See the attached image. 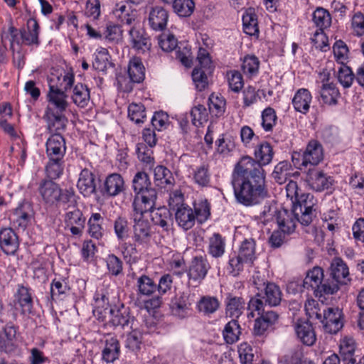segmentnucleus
I'll list each match as a JSON object with an SVG mask.
<instances>
[{
  "label": "nucleus",
  "mask_w": 364,
  "mask_h": 364,
  "mask_svg": "<svg viewBox=\"0 0 364 364\" xmlns=\"http://www.w3.org/2000/svg\"><path fill=\"white\" fill-rule=\"evenodd\" d=\"M193 210L198 224L202 225L211 217V203L206 198H200L193 203Z\"/></svg>",
  "instance_id": "obj_34"
},
{
  "label": "nucleus",
  "mask_w": 364,
  "mask_h": 364,
  "mask_svg": "<svg viewBox=\"0 0 364 364\" xmlns=\"http://www.w3.org/2000/svg\"><path fill=\"white\" fill-rule=\"evenodd\" d=\"M75 201L70 207L73 209L66 212L64 216L65 228L70 230L73 236H81L85 228V218L82 211L75 206Z\"/></svg>",
  "instance_id": "obj_15"
},
{
  "label": "nucleus",
  "mask_w": 364,
  "mask_h": 364,
  "mask_svg": "<svg viewBox=\"0 0 364 364\" xmlns=\"http://www.w3.org/2000/svg\"><path fill=\"white\" fill-rule=\"evenodd\" d=\"M33 216L31 205L23 201L15 208L10 215V221L14 226L18 229L25 230L30 223Z\"/></svg>",
  "instance_id": "obj_20"
},
{
  "label": "nucleus",
  "mask_w": 364,
  "mask_h": 364,
  "mask_svg": "<svg viewBox=\"0 0 364 364\" xmlns=\"http://www.w3.org/2000/svg\"><path fill=\"white\" fill-rule=\"evenodd\" d=\"M113 228L118 241H124L128 238L129 234V226L126 217L118 216L114 220Z\"/></svg>",
  "instance_id": "obj_58"
},
{
  "label": "nucleus",
  "mask_w": 364,
  "mask_h": 364,
  "mask_svg": "<svg viewBox=\"0 0 364 364\" xmlns=\"http://www.w3.org/2000/svg\"><path fill=\"white\" fill-rule=\"evenodd\" d=\"M43 119L46 122V129L49 133L62 134L66 129L68 122L65 112L53 111L46 109Z\"/></svg>",
  "instance_id": "obj_18"
},
{
  "label": "nucleus",
  "mask_w": 364,
  "mask_h": 364,
  "mask_svg": "<svg viewBox=\"0 0 364 364\" xmlns=\"http://www.w3.org/2000/svg\"><path fill=\"white\" fill-rule=\"evenodd\" d=\"M211 265L206 255H196L193 257L187 269V276L189 281L200 284L206 277Z\"/></svg>",
  "instance_id": "obj_12"
},
{
  "label": "nucleus",
  "mask_w": 364,
  "mask_h": 364,
  "mask_svg": "<svg viewBox=\"0 0 364 364\" xmlns=\"http://www.w3.org/2000/svg\"><path fill=\"white\" fill-rule=\"evenodd\" d=\"M225 100L222 96L211 94L208 97L210 112L217 117L222 116L225 110Z\"/></svg>",
  "instance_id": "obj_59"
},
{
  "label": "nucleus",
  "mask_w": 364,
  "mask_h": 364,
  "mask_svg": "<svg viewBox=\"0 0 364 364\" xmlns=\"http://www.w3.org/2000/svg\"><path fill=\"white\" fill-rule=\"evenodd\" d=\"M64 160L63 159H48L46 166V173L48 180L59 178L63 173Z\"/></svg>",
  "instance_id": "obj_52"
},
{
  "label": "nucleus",
  "mask_w": 364,
  "mask_h": 364,
  "mask_svg": "<svg viewBox=\"0 0 364 364\" xmlns=\"http://www.w3.org/2000/svg\"><path fill=\"white\" fill-rule=\"evenodd\" d=\"M148 213L151 214V220L154 225L161 227L163 230L168 232L171 229L172 219L170 210L164 207L156 208L154 205Z\"/></svg>",
  "instance_id": "obj_29"
},
{
  "label": "nucleus",
  "mask_w": 364,
  "mask_h": 364,
  "mask_svg": "<svg viewBox=\"0 0 364 364\" xmlns=\"http://www.w3.org/2000/svg\"><path fill=\"white\" fill-rule=\"evenodd\" d=\"M236 139L230 132L220 134L215 142L216 153L223 157L230 156L236 149Z\"/></svg>",
  "instance_id": "obj_24"
},
{
  "label": "nucleus",
  "mask_w": 364,
  "mask_h": 364,
  "mask_svg": "<svg viewBox=\"0 0 364 364\" xmlns=\"http://www.w3.org/2000/svg\"><path fill=\"white\" fill-rule=\"evenodd\" d=\"M14 297L21 315L33 314V291L31 287L18 284Z\"/></svg>",
  "instance_id": "obj_16"
},
{
  "label": "nucleus",
  "mask_w": 364,
  "mask_h": 364,
  "mask_svg": "<svg viewBox=\"0 0 364 364\" xmlns=\"http://www.w3.org/2000/svg\"><path fill=\"white\" fill-rule=\"evenodd\" d=\"M316 200L309 193L302 194L300 197L296 196V200L293 205V213L299 216L300 223L304 225H309L316 215Z\"/></svg>",
  "instance_id": "obj_10"
},
{
  "label": "nucleus",
  "mask_w": 364,
  "mask_h": 364,
  "mask_svg": "<svg viewBox=\"0 0 364 364\" xmlns=\"http://www.w3.org/2000/svg\"><path fill=\"white\" fill-rule=\"evenodd\" d=\"M305 311L308 316L307 321H298L294 329L298 339L305 346H311L316 341V333L313 325L318 319V303L308 295L305 303ZM316 322H315V324Z\"/></svg>",
  "instance_id": "obj_4"
},
{
  "label": "nucleus",
  "mask_w": 364,
  "mask_h": 364,
  "mask_svg": "<svg viewBox=\"0 0 364 364\" xmlns=\"http://www.w3.org/2000/svg\"><path fill=\"white\" fill-rule=\"evenodd\" d=\"M333 51L336 60L341 65H346L349 59V49L342 40L336 41L333 46Z\"/></svg>",
  "instance_id": "obj_62"
},
{
  "label": "nucleus",
  "mask_w": 364,
  "mask_h": 364,
  "mask_svg": "<svg viewBox=\"0 0 364 364\" xmlns=\"http://www.w3.org/2000/svg\"><path fill=\"white\" fill-rule=\"evenodd\" d=\"M226 314L232 318L237 319L245 309V300L242 296L228 294L226 300Z\"/></svg>",
  "instance_id": "obj_33"
},
{
  "label": "nucleus",
  "mask_w": 364,
  "mask_h": 364,
  "mask_svg": "<svg viewBox=\"0 0 364 364\" xmlns=\"http://www.w3.org/2000/svg\"><path fill=\"white\" fill-rule=\"evenodd\" d=\"M128 117L136 124L144 122L146 119V109L141 103H131L128 107Z\"/></svg>",
  "instance_id": "obj_60"
},
{
  "label": "nucleus",
  "mask_w": 364,
  "mask_h": 364,
  "mask_svg": "<svg viewBox=\"0 0 364 364\" xmlns=\"http://www.w3.org/2000/svg\"><path fill=\"white\" fill-rule=\"evenodd\" d=\"M242 26L244 32L249 36L259 35L257 15L252 7L247 9L242 14Z\"/></svg>",
  "instance_id": "obj_36"
},
{
  "label": "nucleus",
  "mask_w": 364,
  "mask_h": 364,
  "mask_svg": "<svg viewBox=\"0 0 364 364\" xmlns=\"http://www.w3.org/2000/svg\"><path fill=\"white\" fill-rule=\"evenodd\" d=\"M130 81L126 83V80L118 78V84L124 92H130L133 87L132 83H139L145 77V68L141 59L139 57H134L130 59L127 69Z\"/></svg>",
  "instance_id": "obj_11"
},
{
  "label": "nucleus",
  "mask_w": 364,
  "mask_h": 364,
  "mask_svg": "<svg viewBox=\"0 0 364 364\" xmlns=\"http://www.w3.org/2000/svg\"><path fill=\"white\" fill-rule=\"evenodd\" d=\"M241 326L237 319L232 318L224 326L222 334L227 344H233L240 340Z\"/></svg>",
  "instance_id": "obj_43"
},
{
  "label": "nucleus",
  "mask_w": 364,
  "mask_h": 364,
  "mask_svg": "<svg viewBox=\"0 0 364 364\" xmlns=\"http://www.w3.org/2000/svg\"><path fill=\"white\" fill-rule=\"evenodd\" d=\"M321 322L326 333L336 334L343 326L342 313L338 308L328 307L323 309Z\"/></svg>",
  "instance_id": "obj_17"
},
{
  "label": "nucleus",
  "mask_w": 364,
  "mask_h": 364,
  "mask_svg": "<svg viewBox=\"0 0 364 364\" xmlns=\"http://www.w3.org/2000/svg\"><path fill=\"white\" fill-rule=\"evenodd\" d=\"M124 191V180L119 173H110L106 177L102 189L104 195L109 197H115Z\"/></svg>",
  "instance_id": "obj_25"
},
{
  "label": "nucleus",
  "mask_w": 364,
  "mask_h": 364,
  "mask_svg": "<svg viewBox=\"0 0 364 364\" xmlns=\"http://www.w3.org/2000/svg\"><path fill=\"white\" fill-rule=\"evenodd\" d=\"M255 287L258 291L254 297H252L247 303L248 318H254V311L261 312L264 306L270 307L277 306L282 299V292L278 285L273 282H263L257 284L254 280Z\"/></svg>",
  "instance_id": "obj_3"
},
{
  "label": "nucleus",
  "mask_w": 364,
  "mask_h": 364,
  "mask_svg": "<svg viewBox=\"0 0 364 364\" xmlns=\"http://www.w3.org/2000/svg\"><path fill=\"white\" fill-rule=\"evenodd\" d=\"M132 46L138 52L144 53L150 50L151 42L149 36L142 29L133 26L129 31Z\"/></svg>",
  "instance_id": "obj_27"
},
{
  "label": "nucleus",
  "mask_w": 364,
  "mask_h": 364,
  "mask_svg": "<svg viewBox=\"0 0 364 364\" xmlns=\"http://www.w3.org/2000/svg\"><path fill=\"white\" fill-rule=\"evenodd\" d=\"M259 63L258 58L254 55L245 56L242 63L243 73L249 78L257 76L259 73Z\"/></svg>",
  "instance_id": "obj_54"
},
{
  "label": "nucleus",
  "mask_w": 364,
  "mask_h": 364,
  "mask_svg": "<svg viewBox=\"0 0 364 364\" xmlns=\"http://www.w3.org/2000/svg\"><path fill=\"white\" fill-rule=\"evenodd\" d=\"M104 218L99 213H93L91 214L87 221V233L96 240L102 238L105 232L102 224Z\"/></svg>",
  "instance_id": "obj_41"
},
{
  "label": "nucleus",
  "mask_w": 364,
  "mask_h": 364,
  "mask_svg": "<svg viewBox=\"0 0 364 364\" xmlns=\"http://www.w3.org/2000/svg\"><path fill=\"white\" fill-rule=\"evenodd\" d=\"M154 178L156 185L164 188L173 187L176 182L171 171L161 165L154 168Z\"/></svg>",
  "instance_id": "obj_40"
},
{
  "label": "nucleus",
  "mask_w": 364,
  "mask_h": 364,
  "mask_svg": "<svg viewBox=\"0 0 364 364\" xmlns=\"http://www.w3.org/2000/svg\"><path fill=\"white\" fill-rule=\"evenodd\" d=\"M191 304L190 295L183 292L178 297L176 298V301L173 304V313L180 318H184L190 310Z\"/></svg>",
  "instance_id": "obj_48"
},
{
  "label": "nucleus",
  "mask_w": 364,
  "mask_h": 364,
  "mask_svg": "<svg viewBox=\"0 0 364 364\" xmlns=\"http://www.w3.org/2000/svg\"><path fill=\"white\" fill-rule=\"evenodd\" d=\"M120 355L119 342L115 337H110L105 340V346L102 350V360L107 363H114Z\"/></svg>",
  "instance_id": "obj_35"
},
{
  "label": "nucleus",
  "mask_w": 364,
  "mask_h": 364,
  "mask_svg": "<svg viewBox=\"0 0 364 364\" xmlns=\"http://www.w3.org/2000/svg\"><path fill=\"white\" fill-rule=\"evenodd\" d=\"M170 6L179 17H189L195 9L193 0H174Z\"/></svg>",
  "instance_id": "obj_53"
},
{
  "label": "nucleus",
  "mask_w": 364,
  "mask_h": 364,
  "mask_svg": "<svg viewBox=\"0 0 364 364\" xmlns=\"http://www.w3.org/2000/svg\"><path fill=\"white\" fill-rule=\"evenodd\" d=\"M132 188L134 193L132 209L142 213L150 210L156 205L158 194L152 186L149 175L144 171H138L132 181Z\"/></svg>",
  "instance_id": "obj_2"
},
{
  "label": "nucleus",
  "mask_w": 364,
  "mask_h": 364,
  "mask_svg": "<svg viewBox=\"0 0 364 364\" xmlns=\"http://www.w3.org/2000/svg\"><path fill=\"white\" fill-rule=\"evenodd\" d=\"M259 316L255 319L253 333L255 336H263L272 328L277 321L279 315L273 311H267L264 309L260 313L257 312Z\"/></svg>",
  "instance_id": "obj_23"
},
{
  "label": "nucleus",
  "mask_w": 364,
  "mask_h": 364,
  "mask_svg": "<svg viewBox=\"0 0 364 364\" xmlns=\"http://www.w3.org/2000/svg\"><path fill=\"white\" fill-rule=\"evenodd\" d=\"M137 296L139 297L146 296L151 298L154 294L156 292V284L154 279L147 275L142 274L136 279Z\"/></svg>",
  "instance_id": "obj_45"
},
{
  "label": "nucleus",
  "mask_w": 364,
  "mask_h": 364,
  "mask_svg": "<svg viewBox=\"0 0 364 364\" xmlns=\"http://www.w3.org/2000/svg\"><path fill=\"white\" fill-rule=\"evenodd\" d=\"M240 257L251 266L256 259V242L252 238L245 239L240 245L237 253Z\"/></svg>",
  "instance_id": "obj_42"
},
{
  "label": "nucleus",
  "mask_w": 364,
  "mask_h": 364,
  "mask_svg": "<svg viewBox=\"0 0 364 364\" xmlns=\"http://www.w3.org/2000/svg\"><path fill=\"white\" fill-rule=\"evenodd\" d=\"M176 58L185 67L189 68L193 63L191 47L186 42H179L178 46L175 48Z\"/></svg>",
  "instance_id": "obj_61"
},
{
  "label": "nucleus",
  "mask_w": 364,
  "mask_h": 364,
  "mask_svg": "<svg viewBox=\"0 0 364 364\" xmlns=\"http://www.w3.org/2000/svg\"><path fill=\"white\" fill-rule=\"evenodd\" d=\"M168 18V11L161 6L151 8L149 14V23L155 31H163L166 28Z\"/></svg>",
  "instance_id": "obj_32"
},
{
  "label": "nucleus",
  "mask_w": 364,
  "mask_h": 364,
  "mask_svg": "<svg viewBox=\"0 0 364 364\" xmlns=\"http://www.w3.org/2000/svg\"><path fill=\"white\" fill-rule=\"evenodd\" d=\"M292 170V166L289 161H282L275 166L272 175L277 183L283 184L291 176Z\"/></svg>",
  "instance_id": "obj_49"
},
{
  "label": "nucleus",
  "mask_w": 364,
  "mask_h": 364,
  "mask_svg": "<svg viewBox=\"0 0 364 364\" xmlns=\"http://www.w3.org/2000/svg\"><path fill=\"white\" fill-rule=\"evenodd\" d=\"M173 277L169 274L161 276L156 284L158 294L144 301V306L148 311L156 309L163 304L162 296L171 290Z\"/></svg>",
  "instance_id": "obj_14"
},
{
  "label": "nucleus",
  "mask_w": 364,
  "mask_h": 364,
  "mask_svg": "<svg viewBox=\"0 0 364 364\" xmlns=\"http://www.w3.org/2000/svg\"><path fill=\"white\" fill-rule=\"evenodd\" d=\"M303 288L313 291V295L318 296V267L315 266L311 270L308 271L306 277L303 281Z\"/></svg>",
  "instance_id": "obj_57"
},
{
  "label": "nucleus",
  "mask_w": 364,
  "mask_h": 364,
  "mask_svg": "<svg viewBox=\"0 0 364 364\" xmlns=\"http://www.w3.org/2000/svg\"><path fill=\"white\" fill-rule=\"evenodd\" d=\"M67 150L65 139L60 134H53L46 142V153L48 159H64Z\"/></svg>",
  "instance_id": "obj_21"
},
{
  "label": "nucleus",
  "mask_w": 364,
  "mask_h": 364,
  "mask_svg": "<svg viewBox=\"0 0 364 364\" xmlns=\"http://www.w3.org/2000/svg\"><path fill=\"white\" fill-rule=\"evenodd\" d=\"M67 91L49 89L47 94L48 105L46 109L53 111L65 112L68 107Z\"/></svg>",
  "instance_id": "obj_30"
},
{
  "label": "nucleus",
  "mask_w": 364,
  "mask_h": 364,
  "mask_svg": "<svg viewBox=\"0 0 364 364\" xmlns=\"http://www.w3.org/2000/svg\"><path fill=\"white\" fill-rule=\"evenodd\" d=\"M175 213L176 222L184 230L191 229L196 224L194 213L192 207L188 204L181 205L176 208Z\"/></svg>",
  "instance_id": "obj_31"
},
{
  "label": "nucleus",
  "mask_w": 364,
  "mask_h": 364,
  "mask_svg": "<svg viewBox=\"0 0 364 364\" xmlns=\"http://www.w3.org/2000/svg\"><path fill=\"white\" fill-rule=\"evenodd\" d=\"M220 306L218 299L215 296H203L197 303V309L200 313L209 316L214 314Z\"/></svg>",
  "instance_id": "obj_50"
},
{
  "label": "nucleus",
  "mask_w": 364,
  "mask_h": 364,
  "mask_svg": "<svg viewBox=\"0 0 364 364\" xmlns=\"http://www.w3.org/2000/svg\"><path fill=\"white\" fill-rule=\"evenodd\" d=\"M311 95L306 89H300L294 95L292 105L296 111L306 114L310 107Z\"/></svg>",
  "instance_id": "obj_46"
},
{
  "label": "nucleus",
  "mask_w": 364,
  "mask_h": 364,
  "mask_svg": "<svg viewBox=\"0 0 364 364\" xmlns=\"http://www.w3.org/2000/svg\"><path fill=\"white\" fill-rule=\"evenodd\" d=\"M72 100L80 107H85L90 100V90L86 85L76 84L73 90Z\"/></svg>",
  "instance_id": "obj_47"
},
{
  "label": "nucleus",
  "mask_w": 364,
  "mask_h": 364,
  "mask_svg": "<svg viewBox=\"0 0 364 364\" xmlns=\"http://www.w3.org/2000/svg\"><path fill=\"white\" fill-rule=\"evenodd\" d=\"M20 31L14 26L12 21H11L8 27H3L1 32V43L4 44L5 42L9 40L10 42V49L12 52H14V45L16 43L20 44L19 40Z\"/></svg>",
  "instance_id": "obj_56"
},
{
  "label": "nucleus",
  "mask_w": 364,
  "mask_h": 364,
  "mask_svg": "<svg viewBox=\"0 0 364 364\" xmlns=\"http://www.w3.org/2000/svg\"><path fill=\"white\" fill-rule=\"evenodd\" d=\"M261 127L266 132H272L277 125L278 117L276 111L271 107H267L261 113Z\"/></svg>",
  "instance_id": "obj_55"
},
{
  "label": "nucleus",
  "mask_w": 364,
  "mask_h": 364,
  "mask_svg": "<svg viewBox=\"0 0 364 364\" xmlns=\"http://www.w3.org/2000/svg\"><path fill=\"white\" fill-rule=\"evenodd\" d=\"M152 147H148L145 144L139 143L136 145V153L139 160L146 166L152 167L154 164Z\"/></svg>",
  "instance_id": "obj_63"
},
{
  "label": "nucleus",
  "mask_w": 364,
  "mask_h": 364,
  "mask_svg": "<svg viewBox=\"0 0 364 364\" xmlns=\"http://www.w3.org/2000/svg\"><path fill=\"white\" fill-rule=\"evenodd\" d=\"M335 73V63L332 60H328L326 68L321 73H320V77H323L320 97L323 103L328 106L336 105L341 97L340 91L336 85L333 82H328L329 77Z\"/></svg>",
  "instance_id": "obj_7"
},
{
  "label": "nucleus",
  "mask_w": 364,
  "mask_h": 364,
  "mask_svg": "<svg viewBox=\"0 0 364 364\" xmlns=\"http://www.w3.org/2000/svg\"><path fill=\"white\" fill-rule=\"evenodd\" d=\"M213 68H204L203 67H196L192 71V79L196 88L198 91L204 90L208 85V74L210 73Z\"/></svg>",
  "instance_id": "obj_51"
},
{
  "label": "nucleus",
  "mask_w": 364,
  "mask_h": 364,
  "mask_svg": "<svg viewBox=\"0 0 364 364\" xmlns=\"http://www.w3.org/2000/svg\"><path fill=\"white\" fill-rule=\"evenodd\" d=\"M148 213L144 210L142 213L133 210V235L132 240L138 245L147 246L152 238L153 231L148 220L144 218V215Z\"/></svg>",
  "instance_id": "obj_8"
},
{
  "label": "nucleus",
  "mask_w": 364,
  "mask_h": 364,
  "mask_svg": "<svg viewBox=\"0 0 364 364\" xmlns=\"http://www.w3.org/2000/svg\"><path fill=\"white\" fill-rule=\"evenodd\" d=\"M274 155L272 146L264 141L255 147V158L244 156L235 165L231 185L238 203L250 207L261 204L268 198L269 191L263 166L272 162Z\"/></svg>",
  "instance_id": "obj_1"
},
{
  "label": "nucleus",
  "mask_w": 364,
  "mask_h": 364,
  "mask_svg": "<svg viewBox=\"0 0 364 364\" xmlns=\"http://www.w3.org/2000/svg\"><path fill=\"white\" fill-rule=\"evenodd\" d=\"M304 173L307 183L314 190L318 191V141H309L304 151Z\"/></svg>",
  "instance_id": "obj_6"
},
{
  "label": "nucleus",
  "mask_w": 364,
  "mask_h": 364,
  "mask_svg": "<svg viewBox=\"0 0 364 364\" xmlns=\"http://www.w3.org/2000/svg\"><path fill=\"white\" fill-rule=\"evenodd\" d=\"M332 278L340 284H346L349 280V270L346 262L340 257H335L330 267Z\"/></svg>",
  "instance_id": "obj_38"
},
{
  "label": "nucleus",
  "mask_w": 364,
  "mask_h": 364,
  "mask_svg": "<svg viewBox=\"0 0 364 364\" xmlns=\"http://www.w3.org/2000/svg\"><path fill=\"white\" fill-rule=\"evenodd\" d=\"M28 31L21 30V38L25 45L28 46L38 47L41 44L39 39L40 26L38 21L31 18L27 21Z\"/></svg>",
  "instance_id": "obj_28"
},
{
  "label": "nucleus",
  "mask_w": 364,
  "mask_h": 364,
  "mask_svg": "<svg viewBox=\"0 0 364 364\" xmlns=\"http://www.w3.org/2000/svg\"><path fill=\"white\" fill-rule=\"evenodd\" d=\"M189 177L191 181L200 188L210 186V173L208 165L203 164L193 168L191 175Z\"/></svg>",
  "instance_id": "obj_44"
},
{
  "label": "nucleus",
  "mask_w": 364,
  "mask_h": 364,
  "mask_svg": "<svg viewBox=\"0 0 364 364\" xmlns=\"http://www.w3.org/2000/svg\"><path fill=\"white\" fill-rule=\"evenodd\" d=\"M38 192L43 202L48 207H70L74 202V191L72 189H63L59 184L51 180L41 181Z\"/></svg>",
  "instance_id": "obj_5"
},
{
  "label": "nucleus",
  "mask_w": 364,
  "mask_h": 364,
  "mask_svg": "<svg viewBox=\"0 0 364 364\" xmlns=\"http://www.w3.org/2000/svg\"><path fill=\"white\" fill-rule=\"evenodd\" d=\"M107 315L110 316L109 322L114 326L124 328L134 321V318L129 315L128 308H125L123 304L119 308L110 309Z\"/></svg>",
  "instance_id": "obj_37"
},
{
  "label": "nucleus",
  "mask_w": 364,
  "mask_h": 364,
  "mask_svg": "<svg viewBox=\"0 0 364 364\" xmlns=\"http://www.w3.org/2000/svg\"><path fill=\"white\" fill-rule=\"evenodd\" d=\"M273 218H274L279 229L283 233L287 234L293 232L295 230L296 222H300L299 216L294 215L293 209L291 212H289L284 208L276 210L274 215L263 212V215L260 216V222L266 225L269 220Z\"/></svg>",
  "instance_id": "obj_9"
},
{
  "label": "nucleus",
  "mask_w": 364,
  "mask_h": 364,
  "mask_svg": "<svg viewBox=\"0 0 364 364\" xmlns=\"http://www.w3.org/2000/svg\"><path fill=\"white\" fill-rule=\"evenodd\" d=\"M235 252L229 256V260L227 265V271L230 275L237 277L244 269V265L247 264L242 258Z\"/></svg>",
  "instance_id": "obj_64"
},
{
  "label": "nucleus",
  "mask_w": 364,
  "mask_h": 364,
  "mask_svg": "<svg viewBox=\"0 0 364 364\" xmlns=\"http://www.w3.org/2000/svg\"><path fill=\"white\" fill-rule=\"evenodd\" d=\"M77 187L85 197H90L96 192V183L92 171L85 168L80 171Z\"/></svg>",
  "instance_id": "obj_26"
},
{
  "label": "nucleus",
  "mask_w": 364,
  "mask_h": 364,
  "mask_svg": "<svg viewBox=\"0 0 364 364\" xmlns=\"http://www.w3.org/2000/svg\"><path fill=\"white\" fill-rule=\"evenodd\" d=\"M18 326L9 321L0 331V351L6 354H14L17 351L16 334Z\"/></svg>",
  "instance_id": "obj_13"
},
{
  "label": "nucleus",
  "mask_w": 364,
  "mask_h": 364,
  "mask_svg": "<svg viewBox=\"0 0 364 364\" xmlns=\"http://www.w3.org/2000/svg\"><path fill=\"white\" fill-rule=\"evenodd\" d=\"M225 237L218 232H214L208 239V253L213 258H220L225 254Z\"/></svg>",
  "instance_id": "obj_39"
},
{
  "label": "nucleus",
  "mask_w": 364,
  "mask_h": 364,
  "mask_svg": "<svg viewBox=\"0 0 364 364\" xmlns=\"http://www.w3.org/2000/svg\"><path fill=\"white\" fill-rule=\"evenodd\" d=\"M19 239L16 232L11 228L0 230V249L7 255H14L19 248Z\"/></svg>",
  "instance_id": "obj_22"
},
{
  "label": "nucleus",
  "mask_w": 364,
  "mask_h": 364,
  "mask_svg": "<svg viewBox=\"0 0 364 364\" xmlns=\"http://www.w3.org/2000/svg\"><path fill=\"white\" fill-rule=\"evenodd\" d=\"M75 81V75L70 70H61L51 73L48 77L49 89L68 91L70 90Z\"/></svg>",
  "instance_id": "obj_19"
}]
</instances>
